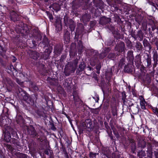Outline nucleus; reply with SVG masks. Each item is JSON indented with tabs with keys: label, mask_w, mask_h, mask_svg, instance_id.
Listing matches in <instances>:
<instances>
[{
	"label": "nucleus",
	"mask_w": 158,
	"mask_h": 158,
	"mask_svg": "<svg viewBox=\"0 0 158 158\" xmlns=\"http://www.w3.org/2000/svg\"><path fill=\"white\" fill-rule=\"evenodd\" d=\"M18 90L19 95L22 96L23 100L30 105L34 104V101L32 96H30L21 88H19Z\"/></svg>",
	"instance_id": "nucleus-1"
},
{
	"label": "nucleus",
	"mask_w": 158,
	"mask_h": 158,
	"mask_svg": "<svg viewBox=\"0 0 158 158\" xmlns=\"http://www.w3.org/2000/svg\"><path fill=\"white\" fill-rule=\"evenodd\" d=\"M89 53V56H91L90 64L92 66H94L99 58V53L96 50L93 49L90 50Z\"/></svg>",
	"instance_id": "nucleus-2"
},
{
	"label": "nucleus",
	"mask_w": 158,
	"mask_h": 158,
	"mask_svg": "<svg viewBox=\"0 0 158 158\" xmlns=\"http://www.w3.org/2000/svg\"><path fill=\"white\" fill-rule=\"evenodd\" d=\"M125 44L123 42H120L118 43L117 44L115 47L114 50L115 51H118L117 55L118 56L120 55V52H123L124 50Z\"/></svg>",
	"instance_id": "nucleus-3"
},
{
	"label": "nucleus",
	"mask_w": 158,
	"mask_h": 158,
	"mask_svg": "<svg viewBox=\"0 0 158 158\" xmlns=\"http://www.w3.org/2000/svg\"><path fill=\"white\" fill-rule=\"evenodd\" d=\"M83 128L81 127H80V130L82 132L86 128H90V129L93 128V126L92 125V123L91 119H86L85 122L81 124Z\"/></svg>",
	"instance_id": "nucleus-4"
},
{
	"label": "nucleus",
	"mask_w": 158,
	"mask_h": 158,
	"mask_svg": "<svg viewBox=\"0 0 158 158\" xmlns=\"http://www.w3.org/2000/svg\"><path fill=\"white\" fill-rule=\"evenodd\" d=\"M27 131V134L33 138H35L39 136L35 128L32 126L28 127Z\"/></svg>",
	"instance_id": "nucleus-5"
},
{
	"label": "nucleus",
	"mask_w": 158,
	"mask_h": 158,
	"mask_svg": "<svg viewBox=\"0 0 158 158\" xmlns=\"http://www.w3.org/2000/svg\"><path fill=\"white\" fill-rule=\"evenodd\" d=\"M68 65L67 67L66 66L64 72L66 76H69L70 74L74 73L76 69V68L73 65H71V64H69Z\"/></svg>",
	"instance_id": "nucleus-6"
},
{
	"label": "nucleus",
	"mask_w": 158,
	"mask_h": 158,
	"mask_svg": "<svg viewBox=\"0 0 158 158\" xmlns=\"http://www.w3.org/2000/svg\"><path fill=\"white\" fill-rule=\"evenodd\" d=\"M8 132L6 131L4 134V140L7 142H9L11 139L10 133L13 135L16 134V132L14 131L12 128H10Z\"/></svg>",
	"instance_id": "nucleus-7"
},
{
	"label": "nucleus",
	"mask_w": 158,
	"mask_h": 158,
	"mask_svg": "<svg viewBox=\"0 0 158 158\" xmlns=\"http://www.w3.org/2000/svg\"><path fill=\"white\" fill-rule=\"evenodd\" d=\"M31 33V36L30 35V37H35L37 39L38 41L41 40L42 37L41 35L38 32L37 29H33Z\"/></svg>",
	"instance_id": "nucleus-8"
},
{
	"label": "nucleus",
	"mask_w": 158,
	"mask_h": 158,
	"mask_svg": "<svg viewBox=\"0 0 158 158\" xmlns=\"http://www.w3.org/2000/svg\"><path fill=\"white\" fill-rule=\"evenodd\" d=\"M128 141L130 143L129 146L131 152L133 153H135L136 150V143L134 139H128Z\"/></svg>",
	"instance_id": "nucleus-9"
},
{
	"label": "nucleus",
	"mask_w": 158,
	"mask_h": 158,
	"mask_svg": "<svg viewBox=\"0 0 158 158\" xmlns=\"http://www.w3.org/2000/svg\"><path fill=\"white\" fill-rule=\"evenodd\" d=\"M137 140L138 141V144L139 147H140L142 148H143L146 147V141L140 136H138Z\"/></svg>",
	"instance_id": "nucleus-10"
},
{
	"label": "nucleus",
	"mask_w": 158,
	"mask_h": 158,
	"mask_svg": "<svg viewBox=\"0 0 158 158\" xmlns=\"http://www.w3.org/2000/svg\"><path fill=\"white\" fill-rule=\"evenodd\" d=\"M85 66V65L84 61L81 62L79 64V67L77 69L76 73L77 75L80 74V73L84 70Z\"/></svg>",
	"instance_id": "nucleus-11"
},
{
	"label": "nucleus",
	"mask_w": 158,
	"mask_h": 158,
	"mask_svg": "<svg viewBox=\"0 0 158 158\" xmlns=\"http://www.w3.org/2000/svg\"><path fill=\"white\" fill-rule=\"evenodd\" d=\"M30 56L33 59L36 60L40 57V54L35 51H32L30 54Z\"/></svg>",
	"instance_id": "nucleus-12"
},
{
	"label": "nucleus",
	"mask_w": 158,
	"mask_h": 158,
	"mask_svg": "<svg viewBox=\"0 0 158 158\" xmlns=\"http://www.w3.org/2000/svg\"><path fill=\"white\" fill-rule=\"evenodd\" d=\"M62 50V46L60 44L56 45L54 48V52L56 55H59Z\"/></svg>",
	"instance_id": "nucleus-13"
},
{
	"label": "nucleus",
	"mask_w": 158,
	"mask_h": 158,
	"mask_svg": "<svg viewBox=\"0 0 158 158\" xmlns=\"http://www.w3.org/2000/svg\"><path fill=\"white\" fill-rule=\"evenodd\" d=\"M73 100L75 103L77 102H80L81 100L79 98L78 92L74 90L73 93Z\"/></svg>",
	"instance_id": "nucleus-14"
},
{
	"label": "nucleus",
	"mask_w": 158,
	"mask_h": 158,
	"mask_svg": "<svg viewBox=\"0 0 158 158\" xmlns=\"http://www.w3.org/2000/svg\"><path fill=\"white\" fill-rule=\"evenodd\" d=\"M110 21L109 18L103 17L101 18L99 21V23L102 25H104L109 23Z\"/></svg>",
	"instance_id": "nucleus-15"
},
{
	"label": "nucleus",
	"mask_w": 158,
	"mask_h": 158,
	"mask_svg": "<svg viewBox=\"0 0 158 158\" xmlns=\"http://www.w3.org/2000/svg\"><path fill=\"white\" fill-rule=\"evenodd\" d=\"M90 15L89 14H85L83 15L81 19V20L84 23L88 22L90 18Z\"/></svg>",
	"instance_id": "nucleus-16"
},
{
	"label": "nucleus",
	"mask_w": 158,
	"mask_h": 158,
	"mask_svg": "<svg viewBox=\"0 0 158 158\" xmlns=\"http://www.w3.org/2000/svg\"><path fill=\"white\" fill-rule=\"evenodd\" d=\"M140 105L141 106V107L142 109L143 110H145L146 109V101L144 98L143 97L141 96L140 97Z\"/></svg>",
	"instance_id": "nucleus-17"
},
{
	"label": "nucleus",
	"mask_w": 158,
	"mask_h": 158,
	"mask_svg": "<svg viewBox=\"0 0 158 158\" xmlns=\"http://www.w3.org/2000/svg\"><path fill=\"white\" fill-rule=\"evenodd\" d=\"M68 26L69 27L72 31H73L74 30L75 27V23L72 19H70L69 21Z\"/></svg>",
	"instance_id": "nucleus-18"
},
{
	"label": "nucleus",
	"mask_w": 158,
	"mask_h": 158,
	"mask_svg": "<svg viewBox=\"0 0 158 158\" xmlns=\"http://www.w3.org/2000/svg\"><path fill=\"white\" fill-rule=\"evenodd\" d=\"M51 52L49 49H46L43 55L41 56L44 60H47L49 58V55Z\"/></svg>",
	"instance_id": "nucleus-19"
},
{
	"label": "nucleus",
	"mask_w": 158,
	"mask_h": 158,
	"mask_svg": "<svg viewBox=\"0 0 158 158\" xmlns=\"http://www.w3.org/2000/svg\"><path fill=\"white\" fill-rule=\"evenodd\" d=\"M70 33L68 31H65L64 35V40L65 41V44H68L70 41Z\"/></svg>",
	"instance_id": "nucleus-20"
},
{
	"label": "nucleus",
	"mask_w": 158,
	"mask_h": 158,
	"mask_svg": "<svg viewBox=\"0 0 158 158\" xmlns=\"http://www.w3.org/2000/svg\"><path fill=\"white\" fill-rule=\"evenodd\" d=\"M114 40L113 38L110 37L105 42V44L108 46L113 45Z\"/></svg>",
	"instance_id": "nucleus-21"
},
{
	"label": "nucleus",
	"mask_w": 158,
	"mask_h": 158,
	"mask_svg": "<svg viewBox=\"0 0 158 158\" xmlns=\"http://www.w3.org/2000/svg\"><path fill=\"white\" fill-rule=\"evenodd\" d=\"M114 37L117 40L121 38V35L117 31L114 30L112 32Z\"/></svg>",
	"instance_id": "nucleus-22"
},
{
	"label": "nucleus",
	"mask_w": 158,
	"mask_h": 158,
	"mask_svg": "<svg viewBox=\"0 0 158 158\" xmlns=\"http://www.w3.org/2000/svg\"><path fill=\"white\" fill-rule=\"evenodd\" d=\"M124 70L125 72L127 73H131L132 71V66L131 64L127 65L125 67Z\"/></svg>",
	"instance_id": "nucleus-23"
},
{
	"label": "nucleus",
	"mask_w": 158,
	"mask_h": 158,
	"mask_svg": "<svg viewBox=\"0 0 158 158\" xmlns=\"http://www.w3.org/2000/svg\"><path fill=\"white\" fill-rule=\"evenodd\" d=\"M117 56H118L117 55V53L115 54L114 53L110 52L108 54L107 58L109 59L114 60L116 58Z\"/></svg>",
	"instance_id": "nucleus-24"
},
{
	"label": "nucleus",
	"mask_w": 158,
	"mask_h": 158,
	"mask_svg": "<svg viewBox=\"0 0 158 158\" xmlns=\"http://www.w3.org/2000/svg\"><path fill=\"white\" fill-rule=\"evenodd\" d=\"M16 155L17 158H27L28 157L27 154L19 152L17 153Z\"/></svg>",
	"instance_id": "nucleus-25"
},
{
	"label": "nucleus",
	"mask_w": 158,
	"mask_h": 158,
	"mask_svg": "<svg viewBox=\"0 0 158 158\" xmlns=\"http://www.w3.org/2000/svg\"><path fill=\"white\" fill-rule=\"evenodd\" d=\"M146 61L147 62V66L148 67L150 68L151 65V59L150 56L148 55H147V57L146 59Z\"/></svg>",
	"instance_id": "nucleus-26"
},
{
	"label": "nucleus",
	"mask_w": 158,
	"mask_h": 158,
	"mask_svg": "<svg viewBox=\"0 0 158 158\" xmlns=\"http://www.w3.org/2000/svg\"><path fill=\"white\" fill-rule=\"evenodd\" d=\"M113 115L114 116L116 117L117 116V107L115 106H113L112 107L111 111Z\"/></svg>",
	"instance_id": "nucleus-27"
},
{
	"label": "nucleus",
	"mask_w": 158,
	"mask_h": 158,
	"mask_svg": "<svg viewBox=\"0 0 158 158\" xmlns=\"http://www.w3.org/2000/svg\"><path fill=\"white\" fill-rule=\"evenodd\" d=\"M143 45L145 47H148L149 49H151L152 47L150 44L146 39H144L143 40Z\"/></svg>",
	"instance_id": "nucleus-28"
},
{
	"label": "nucleus",
	"mask_w": 158,
	"mask_h": 158,
	"mask_svg": "<svg viewBox=\"0 0 158 158\" xmlns=\"http://www.w3.org/2000/svg\"><path fill=\"white\" fill-rule=\"evenodd\" d=\"M11 143L14 144L15 146H20V142L17 139H12L11 141Z\"/></svg>",
	"instance_id": "nucleus-29"
},
{
	"label": "nucleus",
	"mask_w": 158,
	"mask_h": 158,
	"mask_svg": "<svg viewBox=\"0 0 158 158\" xmlns=\"http://www.w3.org/2000/svg\"><path fill=\"white\" fill-rule=\"evenodd\" d=\"M111 50V48L110 47H105L103 49L102 52L106 56Z\"/></svg>",
	"instance_id": "nucleus-30"
},
{
	"label": "nucleus",
	"mask_w": 158,
	"mask_h": 158,
	"mask_svg": "<svg viewBox=\"0 0 158 158\" xmlns=\"http://www.w3.org/2000/svg\"><path fill=\"white\" fill-rule=\"evenodd\" d=\"M18 15L16 13H14L13 15H12L10 17V19L14 22H15L18 20Z\"/></svg>",
	"instance_id": "nucleus-31"
},
{
	"label": "nucleus",
	"mask_w": 158,
	"mask_h": 158,
	"mask_svg": "<svg viewBox=\"0 0 158 158\" xmlns=\"http://www.w3.org/2000/svg\"><path fill=\"white\" fill-rule=\"evenodd\" d=\"M135 47L137 49V51H139L142 49V45L139 42L136 43Z\"/></svg>",
	"instance_id": "nucleus-32"
},
{
	"label": "nucleus",
	"mask_w": 158,
	"mask_h": 158,
	"mask_svg": "<svg viewBox=\"0 0 158 158\" xmlns=\"http://www.w3.org/2000/svg\"><path fill=\"white\" fill-rule=\"evenodd\" d=\"M138 155L140 158H142L143 157L145 156H146V154L144 151L142 150L138 153Z\"/></svg>",
	"instance_id": "nucleus-33"
},
{
	"label": "nucleus",
	"mask_w": 158,
	"mask_h": 158,
	"mask_svg": "<svg viewBox=\"0 0 158 158\" xmlns=\"http://www.w3.org/2000/svg\"><path fill=\"white\" fill-rule=\"evenodd\" d=\"M143 19V17L139 16L135 18V21L139 24L140 25L142 23Z\"/></svg>",
	"instance_id": "nucleus-34"
},
{
	"label": "nucleus",
	"mask_w": 158,
	"mask_h": 158,
	"mask_svg": "<svg viewBox=\"0 0 158 158\" xmlns=\"http://www.w3.org/2000/svg\"><path fill=\"white\" fill-rule=\"evenodd\" d=\"M35 113L39 116H44V113L41 110L38 109L35 111Z\"/></svg>",
	"instance_id": "nucleus-35"
},
{
	"label": "nucleus",
	"mask_w": 158,
	"mask_h": 158,
	"mask_svg": "<svg viewBox=\"0 0 158 158\" xmlns=\"http://www.w3.org/2000/svg\"><path fill=\"white\" fill-rule=\"evenodd\" d=\"M100 110V108L99 107L96 109H93L92 110V113L95 114H98Z\"/></svg>",
	"instance_id": "nucleus-36"
},
{
	"label": "nucleus",
	"mask_w": 158,
	"mask_h": 158,
	"mask_svg": "<svg viewBox=\"0 0 158 158\" xmlns=\"http://www.w3.org/2000/svg\"><path fill=\"white\" fill-rule=\"evenodd\" d=\"M158 55L157 53H155L153 56V60L154 61L155 63L154 64V65H156L157 64V63L158 61Z\"/></svg>",
	"instance_id": "nucleus-37"
},
{
	"label": "nucleus",
	"mask_w": 158,
	"mask_h": 158,
	"mask_svg": "<svg viewBox=\"0 0 158 158\" xmlns=\"http://www.w3.org/2000/svg\"><path fill=\"white\" fill-rule=\"evenodd\" d=\"M135 62L137 65H140L142 63L141 58L139 57H138L136 59H135Z\"/></svg>",
	"instance_id": "nucleus-38"
},
{
	"label": "nucleus",
	"mask_w": 158,
	"mask_h": 158,
	"mask_svg": "<svg viewBox=\"0 0 158 158\" xmlns=\"http://www.w3.org/2000/svg\"><path fill=\"white\" fill-rule=\"evenodd\" d=\"M78 59H76L75 60H74L73 62V63L72 64H71V65H73V66L75 68H76V67L77 66V65L78 64Z\"/></svg>",
	"instance_id": "nucleus-39"
},
{
	"label": "nucleus",
	"mask_w": 158,
	"mask_h": 158,
	"mask_svg": "<svg viewBox=\"0 0 158 158\" xmlns=\"http://www.w3.org/2000/svg\"><path fill=\"white\" fill-rule=\"evenodd\" d=\"M125 59L124 58H122L120 60L119 65L122 66L125 64Z\"/></svg>",
	"instance_id": "nucleus-40"
},
{
	"label": "nucleus",
	"mask_w": 158,
	"mask_h": 158,
	"mask_svg": "<svg viewBox=\"0 0 158 158\" xmlns=\"http://www.w3.org/2000/svg\"><path fill=\"white\" fill-rule=\"evenodd\" d=\"M154 113L158 117V108L156 107H153L152 108Z\"/></svg>",
	"instance_id": "nucleus-41"
},
{
	"label": "nucleus",
	"mask_w": 158,
	"mask_h": 158,
	"mask_svg": "<svg viewBox=\"0 0 158 158\" xmlns=\"http://www.w3.org/2000/svg\"><path fill=\"white\" fill-rule=\"evenodd\" d=\"M120 155L118 153H114L112 154V158H120Z\"/></svg>",
	"instance_id": "nucleus-42"
},
{
	"label": "nucleus",
	"mask_w": 158,
	"mask_h": 158,
	"mask_svg": "<svg viewBox=\"0 0 158 158\" xmlns=\"http://www.w3.org/2000/svg\"><path fill=\"white\" fill-rule=\"evenodd\" d=\"M64 20L65 25L66 26H68V24L69 21L68 17L67 16H65L64 18Z\"/></svg>",
	"instance_id": "nucleus-43"
},
{
	"label": "nucleus",
	"mask_w": 158,
	"mask_h": 158,
	"mask_svg": "<svg viewBox=\"0 0 158 158\" xmlns=\"http://www.w3.org/2000/svg\"><path fill=\"white\" fill-rule=\"evenodd\" d=\"M43 42L45 44V45H47L48 43V39L47 37L45 36H44L43 40Z\"/></svg>",
	"instance_id": "nucleus-44"
},
{
	"label": "nucleus",
	"mask_w": 158,
	"mask_h": 158,
	"mask_svg": "<svg viewBox=\"0 0 158 158\" xmlns=\"http://www.w3.org/2000/svg\"><path fill=\"white\" fill-rule=\"evenodd\" d=\"M99 58L100 59H102L106 56V55H104L102 52L100 54H99Z\"/></svg>",
	"instance_id": "nucleus-45"
},
{
	"label": "nucleus",
	"mask_w": 158,
	"mask_h": 158,
	"mask_svg": "<svg viewBox=\"0 0 158 158\" xmlns=\"http://www.w3.org/2000/svg\"><path fill=\"white\" fill-rule=\"evenodd\" d=\"M104 124L105 125L106 128L107 129V132L108 131V132H110V131H109V130L110 129V127L108 125L107 123L106 122H105L104 123Z\"/></svg>",
	"instance_id": "nucleus-46"
},
{
	"label": "nucleus",
	"mask_w": 158,
	"mask_h": 158,
	"mask_svg": "<svg viewBox=\"0 0 158 158\" xmlns=\"http://www.w3.org/2000/svg\"><path fill=\"white\" fill-rule=\"evenodd\" d=\"M107 27L111 31H112V32L114 31V27L111 25H108V26Z\"/></svg>",
	"instance_id": "nucleus-47"
},
{
	"label": "nucleus",
	"mask_w": 158,
	"mask_h": 158,
	"mask_svg": "<svg viewBox=\"0 0 158 158\" xmlns=\"http://www.w3.org/2000/svg\"><path fill=\"white\" fill-rule=\"evenodd\" d=\"M96 154L92 152H90L89 153V156L90 158H96Z\"/></svg>",
	"instance_id": "nucleus-48"
},
{
	"label": "nucleus",
	"mask_w": 158,
	"mask_h": 158,
	"mask_svg": "<svg viewBox=\"0 0 158 158\" xmlns=\"http://www.w3.org/2000/svg\"><path fill=\"white\" fill-rule=\"evenodd\" d=\"M6 147L10 150L12 151L13 150V148L11 145L10 144H7L6 145Z\"/></svg>",
	"instance_id": "nucleus-49"
},
{
	"label": "nucleus",
	"mask_w": 158,
	"mask_h": 158,
	"mask_svg": "<svg viewBox=\"0 0 158 158\" xmlns=\"http://www.w3.org/2000/svg\"><path fill=\"white\" fill-rule=\"evenodd\" d=\"M93 98L95 100L96 102H98V100H99V98L98 95H96L95 97H93Z\"/></svg>",
	"instance_id": "nucleus-50"
},
{
	"label": "nucleus",
	"mask_w": 158,
	"mask_h": 158,
	"mask_svg": "<svg viewBox=\"0 0 158 158\" xmlns=\"http://www.w3.org/2000/svg\"><path fill=\"white\" fill-rule=\"evenodd\" d=\"M107 133L109 136L110 137V139H113V136L112 135V132L111 130L110 131V132H108V131Z\"/></svg>",
	"instance_id": "nucleus-51"
},
{
	"label": "nucleus",
	"mask_w": 158,
	"mask_h": 158,
	"mask_svg": "<svg viewBox=\"0 0 158 158\" xmlns=\"http://www.w3.org/2000/svg\"><path fill=\"white\" fill-rule=\"evenodd\" d=\"M114 134L115 136L117 138H118L119 137V135L118 132L117 131H113Z\"/></svg>",
	"instance_id": "nucleus-52"
},
{
	"label": "nucleus",
	"mask_w": 158,
	"mask_h": 158,
	"mask_svg": "<svg viewBox=\"0 0 158 158\" xmlns=\"http://www.w3.org/2000/svg\"><path fill=\"white\" fill-rule=\"evenodd\" d=\"M147 2L150 5H152L154 7H155V4L152 1L149 0Z\"/></svg>",
	"instance_id": "nucleus-53"
},
{
	"label": "nucleus",
	"mask_w": 158,
	"mask_h": 158,
	"mask_svg": "<svg viewBox=\"0 0 158 158\" xmlns=\"http://www.w3.org/2000/svg\"><path fill=\"white\" fill-rule=\"evenodd\" d=\"M127 103L129 105V107L133 105V104L131 103V102L130 100H127Z\"/></svg>",
	"instance_id": "nucleus-54"
},
{
	"label": "nucleus",
	"mask_w": 158,
	"mask_h": 158,
	"mask_svg": "<svg viewBox=\"0 0 158 158\" xmlns=\"http://www.w3.org/2000/svg\"><path fill=\"white\" fill-rule=\"evenodd\" d=\"M128 55L130 56L131 57H133V52L132 51H128Z\"/></svg>",
	"instance_id": "nucleus-55"
},
{
	"label": "nucleus",
	"mask_w": 158,
	"mask_h": 158,
	"mask_svg": "<svg viewBox=\"0 0 158 158\" xmlns=\"http://www.w3.org/2000/svg\"><path fill=\"white\" fill-rule=\"evenodd\" d=\"M79 6H75V4H73L72 6V8L73 10H75L77 9Z\"/></svg>",
	"instance_id": "nucleus-56"
},
{
	"label": "nucleus",
	"mask_w": 158,
	"mask_h": 158,
	"mask_svg": "<svg viewBox=\"0 0 158 158\" xmlns=\"http://www.w3.org/2000/svg\"><path fill=\"white\" fill-rule=\"evenodd\" d=\"M48 15L49 18L51 20L53 19V16H52V14H49Z\"/></svg>",
	"instance_id": "nucleus-57"
},
{
	"label": "nucleus",
	"mask_w": 158,
	"mask_h": 158,
	"mask_svg": "<svg viewBox=\"0 0 158 158\" xmlns=\"http://www.w3.org/2000/svg\"><path fill=\"white\" fill-rule=\"evenodd\" d=\"M51 129L53 131H55L56 129V128L55 127L54 124H52V125Z\"/></svg>",
	"instance_id": "nucleus-58"
},
{
	"label": "nucleus",
	"mask_w": 158,
	"mask_h": 158,
	"mask_svg": "<svg viewBox=\"0 0 158 158\" xmlns=\"http://www.w3.org/2000/svg\"><path fill=\"white\" fill-rule=\"evenodd\" d=\"M155 44L156 46L157 50H158V40L156 41L155 43Z\"/></svg>",
	"instance_id": "nucleus-59"
},
{
	"label": "nucleus",
	"mask_w": 158,
	"mask_h": 158,
	"mask_svg": "<svg viewBox=\"0 0 158 158\" xmlns=\"http://www.w3.org/2000/svg\"><path fill=\"white\" fill-rule=\"evenodd\" d=\"M126 96L125 94H123L122 99L123 100V99H126Z\"/></svg>",
	"instance_id": "nucleus-60"
},
{
	"label": "nucleus",
	"mask_w": 158,
	"mask_h": 158,
	"mask_svg": "<svg viewBox=\"0 0 158 158\" xmlns=\"http://www.w3.org/2000/svg\"><path fill=\"white\" fill-rule=\"evenodd\" d=\"M155 155L156 158H158V152L155 153Z\"/></svg>",
	"instance_id": "nucleus-61"
},
{
	"label": "nucleus",
	"mask_w": 158,
	"mask_h": 158,
	"mask_svg": "<svg viewBox=\"0 0 158 158\" xmlns=\"http://www.w3.org/2000/svg\"><path fill=\"white\" fill-rule=\"evenodd\" d=\"M41 66L42 67V69L44 70H45V69H46V67H45V65L44 64H43L42 65H41Z\"/></svg>",
	"instance_id": "nucleus-62"
},
{
	"label": "nucleus",
	"mask_w": 158,
	"mask_h": 158,
	"mask_svg": "<svg viewBox=\"0 0 158 158\" xmlns=\"http://www.w3.org/2000/svg\"><path fill=\"white\" fill-rule=\"evenodd\" d=\"M16 81L19 84H21V83L19 81V80L18 79H17Z\"/></svg>",
	"instance_id": "nucleus-63"
},
{
	"label": "nucleus",
	"mask_w": 158,
	"mask_h": 158,
	"mask_svg": "<svg viewBox=\"0 0 158 158\" xmlns=\"http://www.w3.org/2000/svg\"><path fill=\"white\" fill-rule=\"evenodd\" d=\"M101 65H97V66H96V69H99V70L101 68Z\"/></svg>",
	"instance_id": "nucleus-64"
}]
</instances>
